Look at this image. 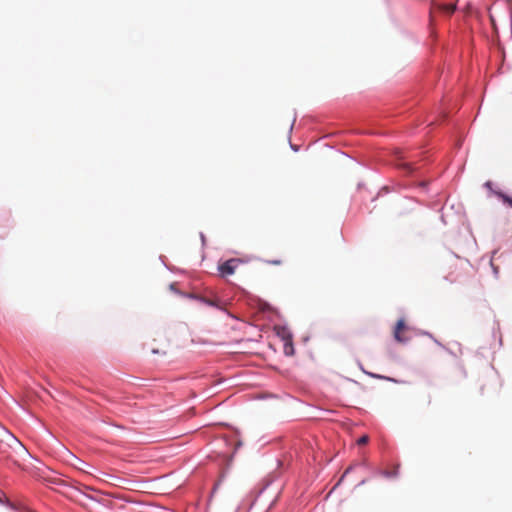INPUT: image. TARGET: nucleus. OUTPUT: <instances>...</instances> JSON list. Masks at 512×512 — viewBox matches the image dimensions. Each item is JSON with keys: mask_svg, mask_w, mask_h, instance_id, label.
Returning <instances> with one entry per match:
<instances>
[{"mask_svg": "<svg viewBox=\"0 0 512 512\" xmlns=\"http://www.w3.org/2000/svg\"><path fill=\"white\" fill-rule=\"evenodd\" d=\"M1 444L8 446L12 450V453L7 454L8 458H13V456L24 458L29 455L26 447L9 432L5 433L4 438L1 440Z\"/></svg>", "mask_w": 512, "mask_h": 512, "instance_id": "obj_1", "label": "nucleus"}, {"mask_svg": "<svg viewBox=\"0 0 512 512\" xmlns=\"http://www.w3.org/2000/svg\"><path fill=\"white\" fill-rule=\"evenodd\" d=\"M407 330V326L405 324L404 319H399L394 328V339L398 343H406L409 340V337L405 336V331Z\"/></svg>", "mask_w": 512, "mask_h": 512, "instance_id": "obj_2", "label": "nucleus"}, {"mask_svg": "<svg viewBox=\"0 0 512 512\" xmlns=\"http://www.w3.org/2000/svg\"><path fill=\"white\" fill-rule=\"evenodd\" d=\"M240 263L239 259H229L219 265V271L222 276H228L234 274L236 268Z\"/></svg>", "mask_w": 512, "mask_h": 512, "instance_id": "obj_3", "label": "nucleus"}, {"mask_svg": "<svg viewBox=\"0 0 512 512\" xmlns=\"http://www.w3.org/2000/svg\"><path fill=\"white\" fill-rule=\"evenodd\" d=\"M437 8L441 10L442 12L446 13L447 15H451L456 10L455 4H439L437 5Z\"/></svg>", "mask_w": 512, "mask_h": 512, "instance_id": "obj_4", "label": "nucleus"}, {"mask_svg": "<svg viewBox=\"0 0 512 512\" xmlns=\"http://www.w3.org/2000/svg\"><path fill=\"white\" fill-rule=\"evenodd\" d=\"M398 473H399V465H396L393 470H384L381 472V474L384 476V477H387V478H395L398 476Z\"/></svg>", "mask_w": 512, "mask_h": 512, "instance_id": "obj_5", "label": "nucleus"}, {"mask_svg": "<svg viewBox=\"0 0 512 512\" xmlns=\"http://www.w3.org/2000/svg\"><path fill=\"white\" fill-rule=\"evenodd\" d=\"M499 197L502 199V201L509 205L511 208H512V197L506 195V194H503V193H499Z\"/></svg>", "mask_w": 512, "mask_h": 512, "instance_id": "obj_6", "label": "nucleus"}, {"mask_svg": "<svg viewBox=\"0 0 512 512\" xmlns=\"http://www.w3.org/2000/svg\"><path fill=\"white\" fill-rule=\"evenodd\" d=\"M369 441V437L367 435H363L362 437H360L358 440H357V444L358 445H365L367 444Z\"/></svg>", "mask_w": 512, "mask_h": 512, "instance_id": "obj_7", "label": "nucleus"}, {"mask_svg": "<svg viewBox=\"0 0 512 512\" xmlns=\"http://www.w3.org/2000/svg\"><path fill=\"white\" fill-rule=\"evenodd\" d=\"M264 262L269 265H281L283 263V260L274 259V260H265Z\"/></svg>", "mask_w": 512, "mask_h": 512, "instance_id": "obj_8", "label": "nucleus"}, {"mask_svg": "<svg viewBox=\"0 0 512 512\" xmlns=\"http://www.w3.org/2000/svg\"><path fill=\"white\" fill-rule=\"evenodd\" d=\"M399 166L407 170L408 173L413 171L410 163H401Z\"/></svg>", "mask_w": 512, "mask_h": 512, "instance_id": "obj_9", "label": "nucleus"}, {"mask_svg": "<svg viewBox=\"0 0 512 512\" xmlns=\"http://www.w3.org/2000/svg\"><path fill=\"white\" fill-rule=\"evenodd\" d=\"M203 301L210 305V306H217L216 302L214 300H210V299H203Z\"/></svg>", "mask_w": 512, "mask_h": 512, "instance_id": "obj_10", "label": "nucleus"}, {"mask_svg": "<svg viewBox=\"0 0 512 512\" xmlns=\"http://www.w3.org/2000/svg\"><path fill=\"white\" fill-rule=\"evenodd\" d=\"M152 352H153L154 354H158V353H159V350H157V349H152Z\"/></svg>", "mask_w": 512, "mask_h": 512, "instance_id": "obj_11", "label": "nucleus"}, {"mask_svg": "<svg viewBox=\"0 0 512 512\" xmlns=\"http://www.w3.org/2000/svg\"><path fill=\"white\" fill-rule=\"evenodd\" d=\"M1 453H6V451L2 447H0V454Z\"/></svg>", "mask_w": 512, "mask_h": 512, "instance_id": "obj_12", "label": "nucleus"}, {"mask_svg": "<svg viewBox=\"0 0 512 512\" xmlns=\"http://www.w3.org/2000/svg\"><path fill=\"white\" fill-rule=\"evenodd\" d=\"M430 21H433L432 12H430Z\"/></svg>", "mask_w": 512, "mask_h": 512, "instance_id": "obj_13", "label": "nucleus"}, {"mask_svg": "<svg viewBox=\"0 0 512 512\" xmlns=\"http://www.w3.org/2000/svg\"><path fill=\"white\" fill-rule=\"evenodd\" d=\"M0 503H2V500L0 499Z\"/></svg>", "mask_w": 512, "mask_h": 512, "instance_id": "obj_14", "label": "nucleus"}]
</instances>
